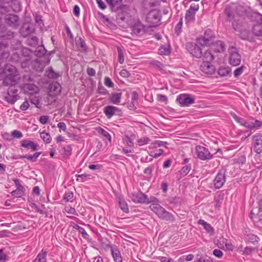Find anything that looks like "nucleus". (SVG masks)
Listing matches in <instances>:
<instances>
[{
    "label": "nucleus",
    "mask_w": 262,
    "mask_h": 262,
    "mask_svg": "<svg viewBox=\"0 0 262 262\" xmlns=\"http://www.w3.org/2000/svg\"><path fill=\"white\" fill-rule=\"evenodd\" d=\"M5 76L3 83L6 86H9L8 90V96L6 100L10 103H14L18 99V89L15 85L19 82L20 78L19 73L15 67L12 65H6L3 70V73L0 74V79Z\"/></svg>",
    "instance_id": "obj_1"
},
{
    "label": "nucleus",
    "mask_w": 262,
    "mask_h": 262,
    "mask_svg": "<svg viewBox=\"0 0 262 262\" xmlns=\"http://www.w3.org/2000/svg\"><path fill=\"white\" fill-rule=\"evenodd\" d=\"M214 56L210 51H207L203 56V62L200 66L201 70L207 74L212 75L215 72V68L211 62L214 59Z\"/></svg>",
    "instance_id": "obj_2"
},
{
    "label": "nucleus",
    "mask_w": 262,
    "mask_h": 262,
    "mask_svg": "<svg viewBox=\"0 0 262 262\" xmlns=\"http://www.w3.org/2000/svg\"><path fill=\"white\" fill-rule=\"evenodd\" d=\"M130 199L135 203L149 204L156 200L155 197L148 198V196L141 192H133L130 195Z\"/></svg>",
    "instance_id": "obj_3"
},
{
    "label": "nucleus",
    "mask_w": 262,
    "mask_h": 262,
    "mask_svg": "<svg viewBox=\"0 0 262 262\" xmlns=\"http://www.w3.org/2000/svg\"><path fill=\"white\" fill-rule=\"evenodd\" d=\"M213 38V32L210 29H207L205 31L204 36L196 40V43L201 47L210 46L212 44Z\"/></svg>",
    "instance_id": "obj_4"
},
{
    "label": "nucleus",
    "mask_w": 262,
    "mask_h": 262,
    "mask_svg": "<svg viewBox=\"0 0 262 262\" xmlns=\"http://www.w3.org/2000/svg\"><path fill=\"white\" fill-rule=\"evenodd\" d=\"M195 154L199 159L203 161L209 160L213 158V155L208 148L200 145L195 147Z\"/></svg>",
    "instance_id": "obj_5"
},
{
    "label": "nucleus",
    "mask_w": 262,
    "mask_h": 262,
    "mask_svg": "<svg viewBox=\"0 0 262 262\" xmlns=\"http://www.w3.org/2000/svg\"><path fill=\"white\" fill-rule=\"evenodd\" d=\"M253 17L256 23L253 26V33L256 36H262V15L255 13Z\"/></svg>",
    "instance_id": "obj_6"
},
{
    "label": "nucleus",
    "mask_w": 262,
    "mask_h": 262,
    "mask_svg": "<svg viewBox=\"0 0 262 262\" xmlns=\"http://www.w3.org/2000/svg\"><path fill=\"white\" fill-rule=\"evenodd\" d=\"M21 90L29 95L38 94L39 88L33 83H24L20 86Z\"/></svg>",
    "instance_id": "obj_7"
},
{
    "label": "nucleus",
    "mask_w": 262,
    "mask_h": 262,
    "mask_svg": "<svg viewBox=\"0 0 262 262\" xmlns=\"http://www.w3.org/2000/svg\"><path fill=\"white\" fill-rule=\"evenodd\" d=\"M199 9V5L198 4H191L189 9L186 12L185 16V20L187 22H190L194 20L195 13Z\"/></svg>",
    "instance_id": "obj_8"
},
{
    "label": "nucleus",
    "mask_w": 262,
    "mask_h": 262,
    "mask_svg": "<svg viewBox=\"0 0 262 262\" xmlns=\"http://www.w3.org/2000/svg\"><path fill=\"white\" fill-rule=\"evenodd\" d=\"M216 245L218 247L224 250L233 251L234 246L231 241L227 240L223 236L220 237L216 242Z\"/></svg>",
    "instance_id": "obj_9"
},
{
    "label": "nucleus",
    "mask_w": 262,
    "mask_h": 262,
    "mask_svg": "<svg viewBox=\"0 0 262 262\" xmlns=\"http://www.w3.org/2000/svg\"><path fill=\"white\" fill-rule=\"evenodd\" d=\"M177 101L181 106H187L194 103V99L187 94L180 95L177 98Z\"/></svg>",
    "instance_id": "obj_10"
},
{
    "label": "nucleus",
    "mask_w": 262,
    "mask_h": 262,
    "mask_svg": "<svg viewBox=\"0 0 262 262\" xmlns=\"http://www.w3.org/2000/svg\"><path fill=\"white\" fill-rule=\"evenodd\" d=\"M229 61L233 66H237L241 63V57L235 48H232L230 51Z\"/></svg>",
    "instance_id": "obj_11"
},
{
    "label": "nucleus",
    "mask_w": 262,
    "mask_h": 262,
    "mask_svg": "<svg viewBox=\"0 0 262 262\" xmlns=\"http://www.w3.org/2000/svg\"><path fill=\"white\" fill-rule=\"evenodd\" d=\"M197 43L193 44L192 43H188L187 45V49L192 56L196 58H200L202 55V50L199 47Z\"/></svg>",
    "instance_id": "obj_12"
},
{
    "label": "nucleus",
    "mask_w": 262,
    "mask_h": 262,
    "mask_svg": "<svg viewBox=\"0 0 262 262\" xmlns=\"http://www.w3.org/2000/svg\"><path fill=\"white\" fill-rule=\"evenodd\" d=\"M253 150L257 154L262 152V136L256 134L253 137Z\"/></svg>",
    "instance_id": "obj_13"
},
{
    "label": "nucleus",
    "mask_w": 262,
    "mask_h": 262,
    "mask_svg": "<svg viewBox=\"0 0 262 262\" xmlns=\"http://www.w3.org/2000/svg\"><path fill=\"white\" fill-rule=\"evenodd\" d=\"M156 214L158 216L162 219L168 221H173L174 220V216L170 212L167 211L162 206L159 208V211Z\"/></svg>",
    "instance_id": "obj_14"
},
{
    "label": "nucleus",
    "mask_w": 262,
    "mask_h": 262,
    "mask_svg": "<svg viewBox=\"0 0 262 262\" xmlns=\"http://www.w3.org/2000/svg\"><path fill=\"white\" fill-rule=\"evenodd\" d=\"M225 182V177L224 173L219 172L214 180V185L216 188H221Z\"/></svg>",
    "instance_id": "obj_15"
},
{
    "label": "nucleus",
    "mask_w": 262,
    "mask_h": 262,
    "mask_svg": "<svg viewBox=\"0 0 262 262\" xmlns=\"http://www.w3.org/2000/svg\"><path fill=\"white\" fill-rule=\"evenodd\" d=\"M20 143L22 147L28 149H31L33 151H36L38 149V144L28 139L23 140L21 141Z\"/></svg>",
    "instance_id": "obj_16"
},
{
    "label": "nucleus",
    "mask_w": 262,
    "mask_h": 262,
    "mask_svg": "<svg viewBox=\"0 0 262 262\" xmlns=\"http://www.w3.org/2000/svg\"><path fill=\"white\" fill-rule=\"evenodd\" d=\"M121 92H113L110 95L109 100L111 103L115 104H118L121 102Z\"/></svg>",
    "instance_id": "obj_17"
},
{
    "label": "nucleus",
    "mask_w": 262,
    "mask_h": 262,
    "mask_svg": "<svg viewBox=\"0 0 262 262\" xmlns=\"http://www.w3.org/2000/svg\"><path fill=\"white\" fill-rule=\"evenodd\" d=\"M117 108L114 106H106L103 109V113L108 119L111 118L115 114Z\"/></svg>",
    "instance_id": "obj_18"
},
{
    "label": "nucleus",
    "mask_w": 262,
    "mask_h": 262,
    "mask_svg": "<svg viewBox=\"0 0 262 262\" xmlns=\"http://www.w3.org/2000/svg\"><path fill=\"white\" fill-rule=\"evenodd\" d=\"M60 85L57 83L50 85L49 96L55 97L60 92Z\"/></svg>",
    "instance_id": "obj_19"
},
{
    "label": "nucleus",
    "mask_w": 262,
    "mask_h": 262,
    "mask_svg": "<svg viewBox=\"0 0 262 262\" xmlns=\"http://www.w3.org/2000/svg\"><path fill=\"white\" fill-rule=\"evenodd\" d=\"M212 50L216 52H223L225 50V47L223 42L221 41H217L215 43L212 44Z\"/></svg>",
    "instance_id": "obj_20"
},
{
    "label": "nucleus",
    "mask_w": 262,
    "mask_h": 262,
    "mask_svg": "<svg viewBox=\"0 0 262 262\" xmlns=\"http://www.w3.org/2000/svg\"><path fill=\"white\" fill-rule=\"evenodd\" d=\"M199 224L202 225L206 231L210 235H213L214 234V229L209 223L204 220H200L199 221Z\"/></svg>",
    "instance_id": "obj_21"
},
{
    "label": "nucleus",
    "mask_w": 262,
    "mask_h": 262,
    "mask_svg": "<svg viewBox=\"0 0 262 262\" xmlns=\"http://www.w3.org/2000/svg\"><path fill=\"white\" fill-rule=\"evenodd\" d=\"M7 23L12 26H15L17 25L18 18L17 15L14 14H10L7 16Z\"/></svg>",
    "instance_id": "obj_22"
},
{
    "label": "nucleus",
    "mask_w": 262,
    "mask_h": 262,
    "mask_svg": "<svg viewBox=\"0 0 262 262\" xmlns=\"http://www.w3.org/2000/svg\"><path fill=\"white\" fill-rule=\"evenodd\" d=\"M111 253L115 262H122V257L119 250L117 249H112Z\"/></svg>",
    "instance_id": "obj_23"
},
{
    "label": "nucleus",
    "mask_w": 262,
    "mask_h": 262,
    "mask_svg": "<svg viewBox=\"0 0 262 262\" xmlns=\"http://www.w3.org/2000/svg\"><path fill=\"white\" fill-rule=\"evenodd\" d=\"M133 31L137 34H142L144 32V26L140 23H138L134 25Z\"/></svg>",
    "instance_id": "obj_24"
},
{
    "label": "nucleus",
    "mask_w": 262,
    "mask_h": 262,
    "mask_svg": "<svg viewBox=\"0 0 262 262\" xmlns=\"http://www.w3.org/2000/svg\"><path fill=\"white\" fill-rule=\"evenodd\" d=\"M40 137L43 141L47 144L50 143L52 141V138L49 133L43 131L40 133Z\"/></svg>",
    "instance_id": "obj_25"
},
{
    "label": "nucleus",
    "mask_w": 262,
    "mask_h": 262,
    "mask_svg": "<svg viewBox=\"0 0 262 262\" xmlns=\"http://www.w3.org/2000/svg\"><path fill=\"white\" fill-rule=\"evenodd\" d=\"M150 203H151L149 206L150 210L156 214L159 211V208H160L161 206L158 203V200L156 198L155 201L150 202Z\"/></svg>",
    "instance_id": "obj_26"
},
{
    "label": "nucleus",
    "mask_w": 262,
    "mask_h": 262,
    "mask_svg": "<svg viewBox=\"0 0 262 262\" xmlns=\"http://www.w3.org/2000/svg\"><path fill=\"white\" fill-rule=\"evenodd\" d=\"M119 207L121 208L122 210H123L124 212H128V207L127 204L125 201L124 200L119 198Z\"/></svg>",
    "instance_id": "obj_27"
},
{
    "label": "nucleus",
    "mask_w": 262,
    "mask_h": 262,
    "mask_svg": "<svg viewBox=\"0 0 262 262\" xmlns=\"http://www.w3.org/2000/svg\"><path fill=\"white\" fill-rule=\"evenodd\" d=\"M233 117L235 119V120L238 123H240L241 125L245 126L246 127L248 128H250V125L249 124L248 121H245L243 119L238 117L235 114L233 115Z\"/></svg>",
    "instance_id": "obj_28"
},
{
    "label": "nucleus",
    "mask_w": 262,
    "mask_h": 262,
    "mask_svg": "<svg viewBox=\"0 0 262 262\" xmlns=\"http://www.w3.org/2000/svg\"><path fill=\"white\" fill-rule=\"evenodd\" d=\"M76 180L79 182H83L85 181L91 179V175L83 173L79 175H76Z\"/></svg>",
    "instance_id": "obj_29"
},
{
    "label": "nucleus",
    "mask_w": 262,
    "mask_h": 262,
    "mask_svg": "<svg viewBox=\"0 0 262 262\" xmlns=\"http://www.w3.org/2000/svg\"><path fill=\"white\" fill-rule=\"evenodd\" d=\"M231 72L229 68L228 67H221L219 69L218 73L222 76H226L228 75Z\"/></svg>",
    "instance_id": "obj_30"
},
{
    "label": "nucleus",
    "mask_w": 262,
    "mask_h": 262,
    "mask_svg": "<svg viewBox=\"0 0 262 262\" xmlns=\"http://www.w3.org/2000/svg\"><path fill=\"white\" fill-rule=\"evenodd\" d=\"M73 228L77 230L80 233H81L84 238H86L88 235L85 230L82 227L78 226L77 224H74L73 226Z\"/></svg>",
    "instance_id": "obj_31"
},
{
    "label": "nucleus",
    "mask_w": 262,
    "mask_h": 262,
    "mask_svg": "<svg viewBox=\"0 0 262 262\" xmlns=\"http://www.w3.org/2000/svg\"><path fill=\"white\" fill-rule=\"evenodd\" d=\"M159 53L161 55H167L170 53L169 46H161L159 49Z\"/></svg>",
    "instance_id": "obj_32"
},
{
    "label": "nucleus",
    "mask_w": 262,
    "mask_h": 262,
    "mask_svg": "<svg viewBox=\"0 0 262 262\" xmlns=\"http://www.w3.org/2000/svg\"><path fill=\"white\" fill-rule=\"evenodd\" d=\"M123 143L128 147H132L134 145L133 139L128 136H125L123 139Z\"/></svg>",
    "instance_id": "obj_33"
},
{
    "label": "nucleus",
    "mask_w": 262,
    "mask_h": 262,
    "mask_svg": "<svg viewBox=\"0 0 262 262\" xmlns=\"http://www.w3.org/2000/svg\"><path fill=\"white\" fill-rule=\"evenodd\" d=\"M46 253L42 252L38 254L36 260V262H46Z\"/></svg>",
    "instance_id": "obj_34"
},
{
    "label": "nucleus",
    "mask_w": 262,
    "mask_h": 262,
    "mask_svg": "<svg viewBox=\"0 0 262 262\" xmlns=\"http://www.w3.org/2000/svg\"><path fill=\"white\" fill-rule=\"evenodd\" d=\"M150 139L147 137H142L137 140V142L139 146H143L149 143Z\"/></svg>",
    "instance_id": "obj_35"
},
{
    "label": "nucleus",
    "mask_w": 262,
    "mask_h": 262,
    "mask_svg": "<svg viewBox=\"0 0 262 262\" xmlns=\"http://www.w3.org/2000/svg\"><path fill=\"white\" fill-rule=\"evenodd\" d=\"M164 152V151L162 149H158L156 152L151 151L149 155L150 157H152L154 158H158L159 156H160Z\"/></svg>",
    "instance_id": "obj_36"
},
{
    "label": "nucleus",
    "mask_w": 262,
    "mask_h": 262,
    "mask_svg": "<svg viewBox=\"0 0 262 262\" xmlns=\"http://www.w3.org/2000/svg\"><path fill=\"white\" fill-rule=\"evenodd\" d=\"M99 133L104 137H105L110 142H111V135L105 130L100 128L99 129Z\"/></svg>",
    "instance_id": "obj_37"
},
{
    "label": "nucleus",
    "mask_w": 262,
    "mask_h": 262,
    "mask_svg": "<svg viewBox=\"0 0 262 262\" xmlns=\"http://www.w3.org/2000/svg\"><path fill=\"white\" fill-rule=\"evenodd\" d=\"M245 68V67L244 66H242L236 69L233 73L234 76L235 77H238V76L241 75L243 73Z\"/></svg>",
    "instance_id": "obj_38"
},
{
    "label": "nucleus",
    "mask_w": 262,
    "mask_h": 262,
    "mask_svg": "<svg viewBox=\"0 0 262 262\" xmlns=\"http://www.w3.org/2000/svg\"><path fill=\"white\" fill-rule=\"evenodd\" d=\"M40 154L41 152H35L33 155L26 156H25V158L28 160L34 161L37 159Z\"/></svg>",
    "instance_id": "obj_39"
},
{
    "label": "nucleus",
    "mask_w": 262,
    "mask_h": 262,
    "mask_svg": "<svg viewBox=\"0 0 262 262\" xmlns=\"http://www.w3.org/2000/svg\"><path fill=\"white\" fill-rule=\"evenodd\" d=\"M11 135L13 137L16 139H20L23 136L22 133L17 130H14L12 132Z\"/></svg>",
    "instance_id": "obj_40"
},
{
    "label": "nucleus",
    "mask_w": 262,
    "mask_h": 262,
    "mask_svg": "<svg viewBox=\"0 0 262 262\" xmlns=\"http://www.w3.org/2000/svg\"><path fill=\"white\" fill-rule=\"evenodd\" d=\"M73 197V193L71 191L66 192L63 195V199L68 202L71 201Z\"/></svg>",
    "instance_id": "obj_41"
},
{
    "label": "nucleus",
    "mask_w": 262,
    "mask_h": 262,
    "mask_svg": "<svg viewBox=\"0 0 262 262\" xmlns=\"http://www.w3.org/2000/svg\"><path fill=\"white\" fill-rule=\"evenodd\" d=\"M64 150V155L67 157L70 156L72 154V147L69 146L67 145L66 147H63Z\"/></svg>",
    "instance_id": "obj_42"
},
{
    "label": "nucleus",
    "mask_w": 262,
    "mask_h": 262,
    "mask_svg": "<svg viewBox=\"0 0 262 262\" xmlns=\"http://www.w3.org/2000/svg\"><path fill=\"white\" fill-rule=\"evenodd\" d=\"M157 99L158 101L166 103L168 99L166 96L162 94H158L157 96Z\"/></svg>",
    "instance_id": "obj_43"
},
{
    "label": "nucleus",
    "mask_w": 262,
    "mask_h": 262,
    "mask_svg": "<svg viewBox=\"0 0 262 262\" xmlns=\"http://www.w3.org/2000/svg\"><path fill=\"white\" fill-rule=\"evenodd\" d=\"M118 60L120 63L122 64L124 62V56L122 50L120 48H118Z\"/></svg>",
    "instance_id": "obj_44"
},
{
    "label": "nucleus",
    "mask_w": 262,
    "mask_h": 262,
    "mask_svg": "<svg viewBox=\"0 0 262 262\" xmlns=\"http://www.w3.org/2000/svg\"><path fill=\"white\" fill-rule=\"evenodd\" d=\"M49 119V117L48 116H41L39 118V121L42 124H45L48 122Z\"/></svg>",
    "instance_id": "obj_45"
},
{
    "label": "nucleus",
    "mask_w": 262,
    "mask_h": 262,
    "mask_svg": "<svg viewBox=\"0 0 262 262\" xmlns=\"http://www.w3.org/2000/svg\"><path fill=\"white\" fill-rule=\"evenodd\" d=\"M64 210L66 212L71 214H74L75 212V209L70 206H66Z\"/></svg>",
    "instance_id": "obj_46"
},
{
    "label": "nucleus",
    "mask_w": 262,
    "mask_h": 262,
    "mask_svg": "<svg viewBox=\"0 0 262 262\" xmlns=\"http://www.w3.org/2000/svg\"><path fill=\"white\" fill-rule=\"evenodd\" d=\"M30 104L28 101H24L20 106L21 111H26L29 107Z\"/></svg>",
    "instance_id": "obj_47"
},
{
    "label": "nucleus",
    "mask_w": 262,
    "mask_h": 262,
    "mask_svg": "<svg viewBox=\"0 0 262 262\" xmlns=\"http://www.w3.org/2000/svg\"><path fill=\"white\" fill-rule=\"evenodd\" d=\"M159 258L161 262H174L172 258L168 257L161 256Z\"/></svg>",
    "instance_id": "obj_48"
},
{
    "label": "nucleus",
    "mask_w": 262,
    "mask_h": 262,
    "mask_svg": "<svg viewBox=\"0 0 262 262\" xmlns=\"http://www.w3.org/2000/svg\"><path fill=\"white\" fill-rule=\"evenodd\" d=\"M120 75L122 77L128 78L130 76V73L126 69H122L120 72Z\"/></svg>",
    "instance_id": "obj_49"
},
{
    "label": "nucleus",
    "mask_w": 262,
    "mask_h": 262,
    "mask_svg": "<svg viewBox=\"0 0 262 262\" xmlns=\"http://www.w3.org/2000/svg\"><path fill=\"white\" fill-rule=\"evenodd\" d=\"M104 84L108 88H112L114 84L109 78L105 77L104 79Z\"/></svg>",
    "instance_id": "obj_50"
},
{
    "label": "nucleus",
    "mask_w": 262,
    "mask_h": 262,
    "mask_svg": "<svg viewBox=\"0 0 262 262\" xmlns=\"http://www.w3.org/2000/svg\"><path fill=\"white\" fill-rule=\"evenodd\" d=\"M213 255L217 258H221L223 256V252L219 249H215L213 252Z\"/></svg>",
    "instance_id": "obj_51"
},
{
    "label": "nucleus",
    "mask_w": 262,
    "mask_h": 262,
    "mask_svg": "<svg viewBox=\"0 0 262 262\" xmlns=\"http://www.w3.org/2000/svg\"><path fill=\"white\" fill-rule=\"evenodd\" d=\"M122 2V0H110L108 1L110 5L112 7H115V6L120 4Z\"/></svg>",
    "instance_id": "obj_52"
},
{
    "label": "nucleus",
    "mask_w": 262,
    "mask_h": 262,
    "mask_svg": "<svg viewBox=\"0 0 262 262\" xmlns=\"http://www.w3.org/2000/svg\"><path fill=\"white\" fill-rule=\"evenodd\" d=\"M96 1L100 9L101 10H104L105 9V5L102 0H96Z\"/></svg>",
    "instance_id": "obj_53"
},
{
    "label": "nucleus",
    "mask_w": 262,
    "mask_h": 262,
    "mask_svg": "<svg viewBox=\"0 0 262 262\" xmlns=\"http://www.w3.org/2000/svg\"><path fill=\"white\" fill-rule=\"evenodd\" d=\"M7 260V255L2 250H0V261L5 262Z\"/></svg>",
    "instance_id": "obj_54"
},
{
    "label": "nucleus",
    "mask_w": 262,
    "mask_h": 262,
    "mask_svg": "<svg viewBox=\"0 0 262 262\" xmlns=\"http://www.w3.org/2000/svg\"><path fill=\"white\" fill-rule=\"evenodd\" d=\"M197 262H213V261L210 257H200L198 259Z\"/></svg>",
    "instance_id": "obj_55"
},
{
    "label": "nucleus",
    "mask_w": 262,
    "mask_h": 262,
    "mask_svg": "<svg viewBox=\"0 0 262 262\" xmlns=\"http://www.w3.org/2000/svg\"><path fill=\"white\" fill-rule=\"evenodd\" d=\"M161 143L160 142L157 141L153 142L149 146V149H154V148H157L158 147L160 146Z\"/></svg>",
    "instance_id": "obj_56"
},
{
    "label": "nucleus",
    "mask_w": 262,
    "mask_h": 262,
    "mask_svg": "<svg viewBox=\"0 0 262 262\" xmlns=\"http://www.w3.org/2000/svg\"><path fill=\"white\" fill-rule=\"evenodd\" d=\"M73 13L76 16H79L80 14V8L77 5H75L73 9Z\"/></svg>",
    "instance_id": "obj_57"
},
{
    "label": "nucleus",
    "mask_w": 262,
    "mask_h": 262,
    "mask_svg": "<svg viewBox=\"0 0 262 262\" xmlns=\"http://www.w3.org/2000/svg\"><path fill=\"white\" fill-rule=\"evenodd\" d=\"M57 126L63 131H66L67 129V126L64 122H60L57 124Z\"/></svg>",
    "instance_id": "obj_58"
},
{
    "label": "nucleus",
    "mask_w": 262,
    "mask_h": 262,
    "mask_svg": "<svg viewBox=\"0 0 262 262\" xmlns=\"http://www.w3.org/2000/svg\"><path fill=\"white\" fill-rule=\"evenodd\" d=\"M87 73L90 76H94L95 74V71L92 68H89L87 69Z\"/></svg>",
    "instance_id": "obj_59"
},
{
    "label": "nucleus",
    "mask_w": 262,
    "mask_h": 262,
    "mask_svg": "<svg viewBox=\"0 0 262 262\" xmlns=\"http://www.w3.org/2000/svg\"><path fill=\"white\" fill-rule=\"evenodd\" d=\"M253 123L254 125L253 128L258 127L261 125V123L259 121L257 120L253 119Z\"/></svg>",
    "instance_id": "obj_60"
},
{
    "label": "nucleus",
    "mask_w": 262,
    "mask_h": 262,
    "mask_svg": "<svg viewBox=\"0 0 262 262\" xmlns=\"http://www.w3.org/2000/svg\"><path fill=\"white\" fill-rule=\"evenodd\" d=\"M101 166L99 165H90L89 166V168L91 170H96L99 169L100 168Z\"/></svg>",
    "instance_id": "obj_61"
},
{
    "label": "nucleus",
    "mask_w": 262,
    "mask_h": 262,
    "mask_svg": "<svg viewBox=\"0 0 262 262\" xmlns=\"http://www.w3.org/2000/svg\"><path fill=\"white\" fill-rule=\"evenodd\" d=\"M185 259L186 261H191L193 259L194 256L193 254H190L185 256Z\"/></svg>",
    "instance_id": "obj_62"
},
{
    "label": "nucleus",
    "mask_w": 262,
    "mask_h": 262,
    "mask_svg": "<svg viewBox=\"0 0 262 262\" xmlns=\"http://www.w3.org/2000/svg\"><path fill=\"white\" fill-rule=\"evenodd\" d=\"M122 152L123 154L128 156L129 154L133 153L134 152V150H129V149H125V148H123Z\"/></svg>",
    "instance_id": "obj_63"
},
{
    "label": "nucleus",
    "mask_w": 262,
    "mask_h": 262,
    "mask_svg": "<svg viewBox=\"0 0 262 262\" xmlns=\"http://www.w3.org/2000/svg\"><path fill=\"white\" fill-rule=\"evenodd\" d=\"M190 167L188 166L184 167L182 169V172L186 174L190 171Z\"/></svg>",
    "instance_id": "obj_64"
}]
</instances>
